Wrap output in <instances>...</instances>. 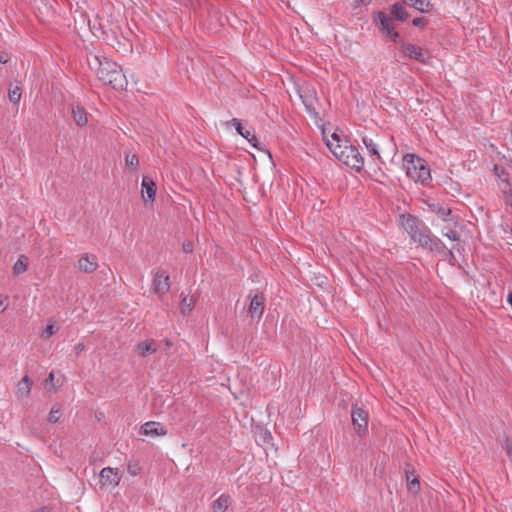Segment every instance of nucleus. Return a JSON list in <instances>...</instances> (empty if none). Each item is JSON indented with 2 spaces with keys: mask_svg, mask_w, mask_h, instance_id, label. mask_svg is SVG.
Listing matches in <instances>:
<instances>
[{
  "mask_svg": "<svg viewBox=\"0 0 512 512\" xmlns=\"http://www.w3.org/2000/svg\"><path fill=\"white\" fill-rule=\"evenodd\" d=\"M378 19L381 25V30L386 33L392 40H396L398 37V33L394 31L392 20L385 13L380 12L378 14Z\"/></svg>",
  "mask_w": 512,
  "mask_h": 512,
  "instance_id": "13",
  "label": "nucleus"
},
{
  "mask_svg": "<svg viewBox=\"0 0 512 512\" xmlns=\"http://www.w3.org/2000/svg\"><path fill=\"white\" fill-rule=\"evenodd\" d=\"M141 429L144 435L150 437L164 436L167 434L165 427L159 422L154 421L146 422L142 425Z\"/></svg>",
  "mask_w": 512,
  "mask_h": 512,
  "instance_id": "12",
  "label": "nucleus"
},
{
  "mask_svg": "<svg viewBox=\"0 0 512 512\" xmlns=\"http://www.w3.org/2000/svg\"><path fill=\"white\" fill-rule=\"evenodd\" d=\"M503 448L507 454V456L512 460V440L506 438L503 444Z\"/></svg>",
  "mask_w": 512,
  "mask_h": 512,
  "instance_id": "32",
  "label": "nucleus"
},
{
  "mask_svg": "<svg viewBox=\"0 0 512 512\" xmlns=\"http://www.w3.org/2000/svg\"><path fill=\"white\" fill-rule=\"evenodd\" d=\"M170 277L164 270H157L154 273L151 291L158 297H163L170 290Z\"/></svg>",
  "mask_w": 512,
  "mask_h": 512,
  "instance_id": "4",
  "label": "nucleus"
},
{
  "mask_svg": "<svg viewBox=\"0 0 512 512\" xmlns=\"http://www.w3.org/2000/svg\"><path fill=\"white\" fill-rule=\"evenodd\" d=\"M411 238L423 247H427L429 249L433 248V242L426 231H421L418 229V231L412 235Z\"/></svg>",
  "mask_w": 512,
  "mask_h": 512,
  "instance_id": "19",
  "label": "nucleus"
},
{
  "mask_svg": "<svg viewBox=\"0 0 512 512\" xmlns=\"http://www.w3.org/2000/svg\"><path fill=\"white\" fill-rule=\"evenodd\" d=\"M400 221H401L402 227L407 231V233L410 236L414 235L419 229L418 224H417V219L411 215H404V214L401 215Z\"/></svg>",
  "mask_w": 512,
  "mask_h": 512,
  "instance_id": "15",
  "label": "nucleus"
},
{
  "mask_svg": "<svg viewBox=\"0 0 512 512\" xmlns=\"http://www.w3.org/2000/svg\"><path fill=\"white\" fill-rule=\"evenodd\" d=\"M229 124H231L232 126L235 127L236 131L240 134V135H244V128L240 122V120H238L237 118H233L232 120H230Z\"/></svg>",
  "mask_w": 512,
  "mask_h": 512,
  "instance_id": "31",
  "label": "nucleus"
},
{
  "mask_svg": "<svg viewBox=\"0 0 512 512\" xmlns=\"http://www.w3.org/2000/svg\"><path fill=\"white\" fill-rule=\"evenodd\" d=\"M62 416V410L59 405H54L49 414H48V421L50 423H57Z\"/></svg>",
  "mask_w": 512,
  "mask_h": 512,
  "instance_id": "26",
  "label": "nucleus"
},
{
  "mask_svg": "<svg viewBox=\"0 0 512 512\" xmlns=\"http://www.w3.org/2000/svg\"><path fill=\"white\" fill-rule=\"evenodd\" d=\"M9 61V56L5 52H0V63L6 64Z\"/></svg>",
  "mask_w": 512,
  "mask_h": 512,
  "instance_id": "40",
  "label": "nucleus"
},
{
  "mask_svg": "<svg viewBox=\"0 0 512 512\" xmlns=\"http://www.w3.org/2000/svg\"><path fill=\"white\" fill-rule=\"evenodd\" d=\"M37 512H48V511L46 509H41V510H39Z\"/></svg>",
  "mask_w": 512,
  "mask_h": 512,
  "instance_id": "42",
  "label": "nucleus"
},
{
  "mask_svg": "<svg viewBox=\"0 0 512 512\" xmlns=\"http://www.w3.org/2000/svg\"><path fill=\"white\" fill-rule=\"evenodd\" d=\"M194 307V299L193 297L184 296L181 300L180 310L183 315H188L191 313Z\"/></svg>",
  "mask_w": 512,
  "mask_h": 512,
  "instance_id": "24",
  "label": "nucleus"
},
{
  "mask_svg": "<svg viewBox=\"0 0 512 512\" xmlns=\"http://www.w3.org/2000/svg\"><path fill=\"white\" fill-rule=\"evenodd\" d=\"M121 481V474L118 468L104 467L99 473L101 488H115Z\"/></svg>",
  "mask_w": 512,
  "mask_h": 512,
  "instance_id": "5",
  "label": "nucleus"
},
{
  "mask_svg": "<svg viewBox=\"0 0 512 512\" xmlns=\"http://www.w3.org/2000/svg\"><path fill=\"white\" fill-rule=\"evenodd\" d=\"M77 267L81 272L93 273L99 267L98 258L94 254L85 253L79 258Z\"/></svg>",
  "mask_w": 512,
  "mask_h": 512,
  "instance_id": "7",
  "label": "nucleus"
},
{
  "mask_svg": "<svg viewBox=\"0 0 512 512\" xmlns=\"http://www.w3.org/2000/svg\"><path fill=\"white\" fill-rule=\"evenodd\" d=\"M431 207L432 210L441 216L444 220H446V217L451 214V209L449 208H445L439 205H432Z\"/></svg>",
  "mask_w": 512,
  "mask_h": 512,
  "instance_id": "29",
  "label": "nucleus"
},
{
  "mask_svg": "<svg viewBox=\"0 0 512 512\" xmlns=\"http://www.w3.org/2000/svg\"><path fill=\"white\" fill-rule=\"evenodd\" d=\"M265 298L262 294H256L252 297L248 312L251 318L259 320L264 312Z\"/></svg>",
  "mask_w": 512,
  "mask_h": 512,
  "instance_id": "10",
  "label": "nucleus"
},
{
  "mask_svg": "<svg viewBox=\"0 0 512 512\" xmlns=\"http://www.w3.org/2000/svg\"><path fill=\"white\" fill-rule=\"evenodd\" d=\"M351 418L354 430L359 435L365 434L368 426V412L360 407L354 406L351 411Z\"/></svg>",
  "mask_w": 512,
  "mask_h": 512,
  "instance_id": "6",
  "label": "nucleus"
},
{
  "mask_svg": "<svg viewBox=\"0 0 512 512\" xmlns=\"http://www.w3.org/2000/svg\"><path fill=\"white\" fill-rule=\"evenodd\" d=\"M403 167L406 175L415 182L427 185L431 180L430 169L426 162L415 154H406L403 157Z\"/></svg>",
  "mask_w": 512,
  "mask_h": 512,
  "instance_id": "3",
  "label": "nucleus"
},
{
  "mask_svg": "<svg viewBox=\"0 0 512 512\" xmlns=\"http://www.w3.org/2000/svg\"><path fill=\"white\" fill-rule=\"evenodd\" d=\"M326 144L333 155L347 166L360 171L364 160L358 149L352 145H342L339 136L336 133L331 135V139L326 140Z\"/></svg>",
  "mask_w": 512,
  "mask_h": 512,
  "instance_id": "2",
  "label": "nucleus"
},
{
  "mask_svg": "<svg viewBox=\"0 0 512 512\" xmlns=\"http://www.w3.org/2000/svg\"><path fill=\"white\" fill-rule=\"evenodd\" d=\"M157 346L154 340H144L137 345V352L140 356L146 357L149 354L155 353Z\"/></svg>",
  "mask_w": 512,
  "mask_h": 512,
  "instance_id": "17",
  "label": "nucleus"
},
{
  "mask_svg": "<svg viewBox=\"0 0 512 512\" xmlns=\"http://www.w3.org/2000/svg\"><path fill=\"white\" fill-rule=\"evenodd\" d=\"M504 199L507 204L512 206V190L504 191Z\"/></svg>",
  "mask_w": 512,
  "mask_h": 512,
  "instance_id": "39",
  "label": "nucleus"
},
{
  "mask_svg": "<svg viewBox=\"0 0 512 512\" xmlns=\"http://www.w3.org/2000/svg\"><path fill=\"white\" fill-rule=\"evenodd\" d=\"M413 25L416 27H424L426 25V20L422 17L415 18L413 20Z\"/></svg>",
  "mask_w": 512,
  "mask_h": 512,
  "instance_id": "37",
  "label": "nucleus"
},
{
  "mask_svg": "<svg viewBox=\"0 0 512 512\" xmlns=\"http://www.w3.org/2000/svg\"><path fill=\"white\" fill-rule=\"evenodd\" d=\"M405 473L408 490L415 494L418 493L420 490V482L418 477L414 474L413 471L406 470Z\"/></svg>",
  "mask_w": 512,
  "mask_h": 512,
  "instance_id": "20",
  "label": "nucleus"
},
{
  "mask_svg": "<svg viewBox=\"0 0 512 512\" xmlns=\"http://www.w3.org/2000/svg\"><path fill=\"white\" fill-rule=\"evenodd\" d=\"M231 505V497L222 494L212 503V512H226Z\"/></svg>",
  "mask_w": 512,
  "mask_h": 512,
  "instance_id": "16",
  "label": "nucleus"
},
{
  "mask_svg": "<svg viewBox=\"0 0 512 512\" xmlns=\"http://www.w3.org/2000/svg\"><path fill=\"white\" fill-rule=\"evenodd\" d=\"M21 96H22L21 87L19 85L10 84L9 90H8L9 100L12 103L17 104L21 100Z\"/></svg>",
  "mask_w": 512,
  "mask_h": 512,
  "instance_id": "22",
  "label": "nucleus"
},
{
  "mask_svg": "<svg viewBox=\"0 0 512 512\" xmlns=\"http://www.w3.org/2000/svg\"><path fill=\"white\" fill-rule=\"evenodd\" d=\"M363 144L366 146L367 150L374 156H376L378 159H380V154L378 150V144L374 142L373 139L368 137H363L362 139Z\"/></svg>",
  "mask_w": 512,
  "mask_h": 512,
  "instance_id": "25",
  "label": "nucleus"
},
{
  "mask_svg": "<svg viewBox=\"0 0 512 512\" xmlns=\"http://www.w3.org/2000/svg\"><path fill=\"white\" fill-rule=\"evenodd\" d=\"M142 197L145 203L152 204L156 196V184L152 178L144 176L142 179Z\"/></svg>",
  "mask_w": 512,
  "mask_h": 512,
  "instance_id": "9",
  "label": "nucleus"
},
{
  "mask_svg": "<svg viewBox=\"0 0 512 512\" xmlns=\"http://www.w3.org/2000/svg\"><path fill=\"white\" fill-rule=\"evenodd\" d=\"M7 300L6 296L0 295V314L3 313L7 309V304H5Z\"/></svg>",
  "mask_w": 512,
  "mask_h": 512,
  "instance_id": "38",
  "label": "nucleus"
},
{
  "mask_svg": "<svg viewBox=\"0 0 512 512\" xmlns=\"http://www.w3.org/2000/svg\"><path fill=\"white\" fill-rule=\"evenodd\" d=\"M71 112H72L73 119L77 125L84 126L87 124V121H88L87 113L83 107L78 106V105H73Z\"/></svg>",
  "mask_w": 512,
  "mask_h": 512,
  "instance_id": "18",
  "label": "nucleus"
},
{
  "mask_svg": "<svg viewBox=\"0 0 512 512\" xmlns=\"http://www.w3.org/2000/svg\"><path fill=\"white\" fill-rule=\"evenodd\" d=\"M296 95L300 98L307 110L314 109L315 91L310 87L294 86Z\"/></svg>",
  "mask_w": 512,
  "mask_h": 512,
  "instance_id": "8",
  "label": "nucleus"
},
{
  "mask_svg": "<svg viewBox=\"0 0 512 512\" xmlns=\"http://www.w3.org/2000/svg\"><path fill=\"white\" fill-rule=\"evenodd\" d=\"M32 387V381L31 379L25 375L17 384L16 388V396L19 399L27 398L30 395Z\"/></svg>",
  "mask_w": 512,
  "mask_h": 512,
  "instance_id": "14",
  "label": "nucleus"
},
{
  "mask_svg": "<svg viewBox=\"0 0 512 512\" xmlns=\"http://www.w3.org/2000/svg\"><path fill=\"white\" fill-rule=\"evenodd\" d=\"M241 136L245 138L249 143H251L253 147H257V137L253 132L244 130V135Z\"/></svg>",
  "mask_w": 512,
  "mask_h": 512,
  "instance_id": "30",
  "label": "nucleus"
},
{
  "mask_svg": "<svg viewBox=\"0 0 512 512\" xmlns=\"http://www.w3.org/2000/svg\"><path fill=\"white\" fill-rule=\"evenodd\" d=\"M27 269H28L27 257L25 255H21L13 265V273L15 275H21L24 272H26Z\"/></svg>",
  "mask_w": 512,
  "mask_h": 512,
  "instance_id": "21",
  "label": "nucleus"
},
{
  "mask_svg": "<svg viewBox=\"0 0 512 512\" xmlns=\"http://www.w3.org/2000/svg\"><path fill=\"white\" fill-rule=\"evenodd\" d=\"M125 165L127 167L132 168L133 170H136L139 165V158L136 154L127 153L125 155Z\"/></svg>",
  "mask_w": 512,
  "mask_h": 512,
  "instance_id": "27",
  "label": "nucleus"
},
{
  "mask_svg": "<svg viewBox=\"0 0 512 512\" xmlns=\"http://www.w3.org/2000/svg\"><path fill=\"white\" fill-rule=\"evenodd\" d=\"M402 52L404 53L405 57L410 59L418 60L421 63L428 62V59L425 57V53L423 52L422 48L417 45L403 44Z\"/></svg>",
  "mask_w": 512,
  "mask_h": 512,
  "instance_id": "11",
  "label": "nucleus"
},
{
  "mask_svg": "<svg viewBox=\"0 0 512 512\" xmlns=\"http://www.w3.org/2000/svg\"><path fill=\"white\" fill-rule=\"evenodd\" d=\"M444 236L452 241H457L459 239V234L453 230H450L449 232L444 233Z\"/></svg>",
  "mask_w": 512,
  "mask_h": 512,
  "instance_id": "36",
  "label": "nucleus"
},
{
  "mask_svg": "<svg viewBox=\"0 0 512 512\" xmlns=\"http://www.w3.org/2000/svg\"><path fill=\"white\" fill-rule=\"evenodd\" d=\"M127 470L131 476H136L140 472V467L137 464H129Z\"/></svg>",
  "mask_w": 512,
  "mask_h": 512,
  "instance_id": "34",
  "label": "nucleus"
},
{
  "mask_svg": "<svg viewBox=\"0 0 512 512\" xmlns=\"http://www.w3.org/2000/svg\"><path fill=\"white\" fill-rule=\"evenodd\" d=\"M85 350V345L84 343H78L76 346H75V352L76 354H80L82 351Z\"/></svg>",
  "mask_w": 512,
  "mask_h": 512,
  "instance_id": "41",
  "label": "nucleus"
},
{
  "mask_svg": "<svg viewBox=\"0 0 512 512\" xmlns=\"http://www.w3.org/2000/svg\"><path fill=\"white\" fill-rule=\"evenodd\" d=\"M391 13L396 19L400 21L406 20L409 16L405 8L399 3H396L392 6Z\"/></svg>",
  "mask_w": 512,
  "mask_h": 512,
  "instance_id": "23",
  "label": "nucleus"
},
{
  "mask_svg": "<svg viewBox=\"0 0 512 512\" xmlns=\"http://www.w3.org/2000/svg\"><path fill=\"white\" fill-rule=\"evenodd\" d=\"M182 249L185 253H192L193 252V243L191 241L183 242Z\"/></svg>",
  "mask_w": 512,
  "mask_h": 512,
  "instance_id": "35",
  "label": "nucleus"
},
{
  "mask_svg": "<svg viewBox=\"0 0 512 512\" xmlns=\"http://www.w3.org/2000/svg\"><path fill=\"white\" fill-rule=\"evenodd\" d=\"M88 65L91 70L95 71L100 81L111 85L116 90L126 89V76L117 63L107 58L101 59L97 55H91L88 58Z\"/></svg>",
  "mask_w": 512,
  "mask_h": 512,
  "instance_id": "1",
  "label": "nucleus"
},
{
  "mask_svg": "<svg viewBox=\"0 0 512 512\" xmlns=\"http://www.w3.org/2000/svg\"><path fill=\"white\" fill-rule=\"evenodd\" d=\"M55 328H54V325L53 324H49L46 326L45 330L43 331L42 333V337L45 338V339H48L49 337H51L54 333H55Z\"/></svg>",
  "mask_w": 512,
  "mask_h": 512,
  "instance_id": "33",
  "label": "nucleus"
},
{
  "mask_svg": "<svg viewBox=\"0 0 512 512\" xmlns=\"http://www.w3.org/2000/svg\"><path fill=\"white\" fill-rule=\"evenodd\" d=\"M45 385L46 387L51 386V390L55 392L60 388L62 383L59 380L55 381V375L53 372H51L45 381Z\"/></svg>",
  "mask_w": 512,
  "mask_h": 512,
  "instance_id": "28",
  "label": "nucleus"
}]
</instances>
